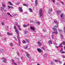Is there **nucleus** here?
Returning a JSON list of instances; mask_svg holds the SVG:
<instances>
[{
  "label": "nucleus",
  "mask_w": 65,
  "mask_h": 65,
  "mask_svg": "<svg viewBox=\"0 0 65 65\" xmlns=\"http://www.w3.org/2000/svg\"><path fill=\"white\" fill-rule=\"evenodd\" d=\"M54 23L56 24V23L57 24V26H54V28H56L57 27H58V24H59V22H58L57 21V20H55L54 21Z\"/></svg>",
  "instance_id": "nucleus-1"
},
{
  "label": "nucleus",
  "mask_w": 65,
  "mask_h": 65,
  "mask_svg": "<svg viewBox=\"0 0 65 65\" xmlns=\"http://www.w3.org/2000/svg\"><path fill=\"white\" fill-rule=\"evenodd\" d=\"M52 29L53 31H55L54 32V33L55 34L57 35L58 34V32H57V29H56V28H53Z\"/></svg>",
  "instance_id": "nucleus-2"
},
{
  "label": "nucleus",
  "mask_w": 65,
  "mask_h": 65,
  "mask_svg": "<svg viewBox=\"0 0 65 65\" xmlns=\"http://www.w3.org/2000/svg\"><path fill=\"white\" fill-rule=\"evenodd\" d=\"M40 16L41 17L43 16V12L42 10H40Z\"/></svg>",
  "instance_id": "nucleus-3"
},
{
  "label": "nucleus",
  "mask_w": 65,
  "mask_h": 65,
  "mask_svg": "<svg viewBox=\"0 0 65 65\" xmlns=\"http://www.w3.org/2000/svg\"><path fill=\"white\" fill-rule=\"evenodd\" d=\"M16 32L17 33V34H18L17 36V37L18 40H19V39H19L20 38L19 37V31H18L17 29H16Z\"/></svg>",
  "instance_id": "nucleus-4"
},
{
  "label": "nucleus",
  "mask_w": 65,
  "mask_h": 65,
  "mask_svg": "<svg viewBox=\"0 0 65 65\" xmlns=\"http://www.w3.org/2000/svg\"><path fill=\"white\" fill-rule=\"evenodd\" d=\"M2 60H3V62H4V63H6V59L5 58H4L3 57H2Z\"/></svg>",
  "instance_id": "nucleus-5"
},
{
  "label": "nucleus",
  "mask_w": 65,
  "mask_h": 65,
  "mask_svg": "<svg viewBox=\"0 0 65 65\" xmlns=\"http://www.w3.org/2000/svg\"><path fill=\"white\" fill-rule=\"evenodd\" d=\"M4 10V12H6L7 11V10L6 9H4L3 8L1 7V11H3Z\"/></svg>",
  "instance_id": "nucleus-6"
},
{
  "label": "nucleus",
  "mask_w": 65,
  "mask_h": 65,
  "mask_svg": "<svg viewBox=\"0 0 65 65\" xmlns=\"http://www.w3.org/2000/svg\"><path fill=\"white\" fill-rule=\"evenodd\" d=\"M27 57L28 58H29L30 59V58H31V57L30 56V54H28L27 52H26V55Z\"/></svg>",
  "instance_id": "nucleus-7"
},
{
  "label": "nucleus",
  "mask_w": 65,
  "mask_h": 65,
  "mask_svg": "<svg viewBox=\"0 0 65 65\" xmlns=\"http://www.w3.org/2000/svg\"><path fill=\"white\" fill-rule=\"evenodd\" d=\"M37 50L38 52L39 53H41V52L42 51L41 50V49H40V48H38L37 49Z\"/></svg>",
  "instance_id": "nucleus-8"
},
{
  "label": "nucleus",
  "mask_w": 65,
  "mask_h": 65,
  "mask_svg": "<svg viewBox=\"0 0 65 65\" xmlns=\"http://www.w3.org/2000/svg\"><path fill=\"white\" fill-rule=\"evenodd\" d=\"M37 43V44H38L39 45V46H42V43H40L39 41H38Z\"/></svg>",
  "instance_id": "nucleus-9"
},
{
  "label": "nucleus",
  "mask_w": 65,
  "mask_h": 65,
  "mask_svg": "<svg viewBox=\"0 0 65 65\" xmlns=\"http://www.w3.org/2000/svg\"><path fill=\"white\" fill-rule=\"evenodd\" d=\"M11 62H12V64H14V65H17V64L14 63V60H13V59H12L11 60Z\"/></svg>",
  "instance_id": "nucleus-10"
},
{
  "label": "nucleus",
  "mask_w": 65,
  "mask_h": 65,
  "mask_svg": "<svg viewBox=\"0 0 65 65\" xmlns=\"http://www.w3.org/2000/svg\"><path fill=\"white\" fill-rule=\"evenodd\" d=\"M7 34L8 36H9V35H11V36H12L13 35V34L12 33H10L9 32H8L7 33Z\"/></svg>",
  "instance_id": "nucleus-11"
},
{
  "label": "nucleus",
  "mask_w": 65,
  "mask_h": 65,
  "mask_svg": "<svg viewBox=\"0 0 65 65\" xmlns=\"http://www.w3.org/2000/svg\"><path fill=\"white\" fill-rule=\"evenodd\" d=\"M19 10L20 12H22V11H23L22 8L21 7H19Z\"/></svg>",
  "instance_id": "nucleus-12"
},
{
  "label": "nucleus",
  "mask_w": 65,
  "mask_h": 65,
  "mask_svg": "<svg viewBox=\"0 0 65 65\" xmlns=\"http://www.w3.org/2000/svg\"><path fill=\"white\" fill-rule=\"evenodd\" d=\"M53 11V10L52 9V8H51V10H50L48 9V13L49 14H50L51 12V11Z\"/></svg>",
  "instance_id": "nucleus-13"
},
{
  "label": "nucleus",
  "mask_w": 65,
  "mask_h": 65,
  "mask_svg": "<svg viewBox=\"0 0 65 65\" xmlns=\"http://www.w3.org/2000/svg\"><path fill=\"white\" fill-rule=\"evenodd\" d=\"M8 8H11V9H13L14 8L12 6H8Z\"/></svg>",
  "instance_id": "nucleus-14"
},
{
  "label": "nucleus",
  "mask_w": 65,
  "mask_h": 65,
  "mask_svg": "<svg viewBox=\"0 0 65 65\" xmlns=\"http://www.w3.org/2000/svg\"><path fill=\"white\" fill-rule=\"evenodd\" d=\"M29 24H28L27 25H23V27H24L25 28H26V27H28V26H29Z\"/></svg>",
  "instance_id": "nucleus-15"
},
{
  "label": "nucleus",
  "mask_w": 65,
  "mask_h": 65,
  "mask_svg": "<svg viewBox=\"0 0 65 65\" xmlns=\"http://www.w3.org/2000/svg\"><path fill=\"white\" fill-rule=\"evenodd\" d=\"M2 6L3 8H5V7H6V5H5V4H3V3H2Z\"/></svg>",
  "instance_id": "nucleus-16"
},
{
  "label": "nucleus",
  "mask_w": 65,
  "mask_h": 65,
  "mask_svg": "<svg viewBox=\"0 0 65 65\" xmlns=\"http://www.w3.org/2000/svg\"><path fill=\"white\" fill-rule=\"evenodd\" d=\"M7 14L8 15H10V17H12V16L10 14L9 12H7Z\"/></svg>",
  "instance_id": "nucleus-17"
},
{
  "label": "nucleus",
  "mask_w": 65,
  "mask_h": 65,
  "mask_svg": "<svg viewBox=\"0 0 65 65\" xmlns=\"http://www.w3.org/2000/svg\"><path fill=\"white\" fill-rule=\"evenodd\" d=\"M14 29H15V32H16V30H17V31H19L18 30V29H17V27H16V26H15V25L14 26Z\"/></svg>",
  "instance_id": "nucleus-18"
},
{
  "label": "nucleus",
  "mask_w": 65,
  "mask_h": 65,
  "mask_svg": "<svg viewBox=\"0 0 65 65\" xmlns=\"http://www.w3.org/2000/svg\"><path fill=\"white\" fill-rule=\"evenodd\" d=\"M48 43H49L50 44H52V41L50 40L48 41Z\"/></svg>",
  "instance_id": "nucleus-19"
},
{
  "label": "nucleus",
  "mask_w": 65,
  "mask_h": 65,
  "mask_svg": "<svg viewBox=\"0 0 65 65\" xmlns=\"http://www.w3.org/2000/svg\"><path fill=\"white\" fill-rule=\"evenodd\" d=\"M56 12L58 14H59L60 13H61V12L60 11H56Z\"/></svg>",
  "instance_id": "nucleus-20"
},
{
  "label": "nucleus",
  "mask_w": 65,
  "mask_h": 65,
  "mask_svg": "<svg viewBox=\"0 0 65 65\" xmlns=\"http://www.w3.org/2000/svg\"><path fill=\"white\" fill-rule=\"evenodd\" d=\"M2 15L3 17H5V16L6 15L5 14H4V13H2Z\"/></svg>",
  "instance_id": "nucleus-21"
},
{
  "label": "nucleus",
  "mask_w": 65,
  "mask_h": 65,
  "mask_svg": "<svg viewBox=\"0 0 65 65\" xmlns=\"http://www.w3.org/2000/svg\"><path fill=\"white\" fill-rule=\"evenodd\" d=\"M29 10L30 12H33V10H32V9L31 8H29Z\"/></svg>",
  "instance_id": "nucleus-22"
},
{
  "label": "nucleus",
  "mask_w": 65,
  "mask_h": 65,
  "mask_svg": "<svg viewBox=\"0 0 65 65\" xmlns=\"http://www.w3.org/2000/svg\"><path fill=\"white\" fill-rule=\"evenodd\" d=\"M8 3H9V5H11V6H12V4L11 3V2L8 1Z\"/></svg>",
  "instance_id": "nucleus-23"
},
{
  "label": "nucleus",
  "mask_w": 65,
  "mask_h": 65,
  "mask_svg": "<svg viewBox=\"0 0 65 65\" xmlns=\"http://www.w3.org/2000/svg\"><path fill=\"white\" fill-rule=\"evenodd\" d=\"M47 54L45 53L44 54V56L46 58L47 57Z\"/></svg>",
  "instance_id": "nucleus-24"
},
{
  "label": "nucleus",
  "mask_w": 65,
  "mask_h": 65,
  "mask_svg": "<svg viewBox=\"0 0 65 65\" xmlns=\"http://www.w3.org/2000/svg\"><path fill=\"white\" fill-rule=\"evenodd\" d=\"M38 0H36L35 1V6H36V5H37V1Z\"/></svg>",
  "instance_id": "nucleus-25"
},
{
  "label": "nucleus",
  "mask_w": 65,
  "mask_h": 65,
  "mask_svg": "<svg viewBox=\"0 0 65 65\" xmlns=\"http://www.w3.org/2000/svg\"><path fill=\"white\" fill-rule=\"evenodd\" d=\"M22 42L23 43V44H25L26 43V42L25 40H23L22 41Z\"/></svg>",
  "instance_id": "nucleus-26"
},
{
  "label": "nucleus",
  "mask_w": 65,
  "mask_h": 65,
  "mask_svg": "<svg viewBox=\"0 0 65 65\" xmlns=\"http://www.w3.org/2000/svg\"><path fill=\"white\" fill-rule=\"evenodd\" d=\"M62 43H61L60 45H59V46L61 47H63V46H62Z\"/></svg>",
  "instance_id": "nucleus-27"
},
{
  "label": "nucleus",
  "mask_w": 65,
  "mask_h": 65,
  "mask_svg": "<svg viewBox=\"0 0 65 65\" xmlns=\"http://www.w3.org/2000/svg\"><path fill=\"white\" fill-rule=\"evenodd\" d=\"M36 23L37 24H38V25H39L40 24V22H36Z\"/></svg>",
  "instance_id": "nucleus-28"
},
{
  "label": "nucleus",
  "mask_w": 65,
  "mask_h": 65,
  "mask_svg": "<svg viewBox=\"0 0 65 65\" xmlns=\"http://www.w3.org/2000/svg\"><path fill=\"white\" fill-rule=\"evenodd\" d=\"M28 46H29L28 45H27V46L24 47L25 49H27V48H28Z\"/></svg>",
  "instance_id": "nucleus-29"
},
{
  "label": "nucleus",
  "mask_w": 65,
  "mask_h": 65,
  "mask_svg": "<svg viewBox=\"0 0 65 65\" xmlns=\"http://www.w3.org/2000/svg\"><path fill=\"white\" fill-rule=\"evenodd\" d=\"M10 46H13V43H11L10 44Z\"/></svg>",
  "instance_id": "nucleus-30"
},
{
  "label": "nucleus",
  "mask_w": 65,
  "mask_h": 65,
  "mask_svg": "<svg viewBox=\"0 0 65 65\" xmlns=\"http://www.w3.org/2000/svg\"><path fill=\"white\" fill-rule=\"evenodd\" d=\"M57 62H59V63L60 64H61L62 63V61H60V60H57Z\"/></svg>",
  "instance_id": "nucleus-31"
},
{
  "label": "nucleus",
  "mask_w": 65,
  "mask_h": 65,
  "mask_svg": "<svg viewBox=\"0 0 65 65\" xmlns=\"http://www.w3.org/2000/svg\"><path fill=\"white\" fill-rule=\"evenodd\" d=\"M30 29H32V30H35V28H34L33 27H30Z\"/></svg>",
  "instance_id": "nucleus-32"
},
{
  "label": "nucleus",
  "mask_w": 65,
  "mask_h": 65,
  "mask_svg": "<svg viewBox=\"0 0 65 65\" xmlns=\"http://www.w3.org/2000/svg\"><path fill=\"white\" fill-rule=\"evenodd\" d=\"M43 32H45L46 31V30L45 29H43Z\"/></svg>",
  "instance_id": "nucleus-33"
},
{
  "label": "nucleus",
  "mask_w": 65,
  "mask_h": 65,
  "mask_svg": "<svg viewBox=\"0 0 65 65\" xmlns=\"http://www.w3.org/2000/svg\"><path fill=\"white\" fill-rule=\"evenodd\" d=\"M23 6H27V5L26 4H23Z\"/></svg>",
  "instance_id": "nucleus-34"
},
{
  "label": "nucleus",
  "mask_w": 65,
  "mask_h": 65,
  "mask_svg": "<svg viewBox=\"0 0 65 65\" xmlns=\"http://www.w3.org/2000/svg\"><path fill=\"white\" fill-rule=\"evenodd\" d=\"M18 41L19 42V45H20V43H21V41H20V40H18Z\"/></svg>",
  "instance_id": "nucleus-35"
},
{
  "label": "nucleus",
  "mask_w": 65,
  "mask_h": 65,
  "mask_svg": "<svg viewBox=\"0 0 65 65\" xmlns=\"http://www.w3.org/2000/svg\"><path fill=\"white\" fill-rule=\"evenodd\" d=\"M51 37H52V39H54V35H52L51 36Z\"/></svg>",
  "instance_id": "nucleus-36"
},
{
  "label": "nucleus",
  "mask_w": 65,
  "mask_h": 65,
  "mask_svg": "<svg viewBox=\"0 0 65 65\" xmlns=\"http://www.w3.org/2000/svg\"><path fill=\"white\" fill-rule=\"evenodd\" d=\"M26 41L27 43H29V40H26Z\"/></svg>",
  "instance_id": "nucleus-37"
},
{
  "label": "nucleus",
  "mask_w": 65,
  "mask_h": 65,
  "mask_svg": "<svg viewBox=\"0 0 65 65\" xmlns=\"http://www.w3.org/2000/svg\"><path fill=\"white\" fill-rule=\"evenodd\" d=\"M41 48L42 49H43V50L45 51V48H44L43 47H42Z\"/></svg>",
  "instance_id": "nucleus-38"
},
{
  "label": "nucleus",
  "mask_w": 65,
  "mask_h": 65,
  "mask_svg": "<svg viewBox=\"0 0 65 65\" xmlns=\"http://www.w3.org/2000/svg\"><path fill=\"white\" fill-rule=\"evenodd\" d=\"M62 57L63 58H65V56L64 55H62Z\"/></svg>",
  "instance_id": "nucleus-39"
},
{
  "label": "nucleus",
  "mask_w": 65,
  "mask_h": 65,
  "mask_svg": "<svg viewBox=\"0 0 65 65\" xmlns=\"http://www.w3.org/2000/svg\"><path fill=\"white\" fill-rule=\"evenodd\" d=\"M56 47V48H57L58 49V48H59V46H55Z\"/></svg>",
  "instance_id": "nucleus-40"
},
{
  "label": "nucleus",
  "mask_w": 65,
  "mask_h": 65,
  "mask_svg": "<svg viewBox=\"0 0 65 65\" xmlns=\"http://www.w3.org/2000/svg\"><path fill=\"white\" fill-rule=\"evenodd\" d=\"M62 44H63V45H65V42H63L62 43Z\"/></svg>",
  "instance_id": "nucleus-41"
},
{
  "label": "nucleus",
  "mask_w": 65,
  "mask_h": 65,
  "mask_svg": "<svg viewBox=\"0 0 65 65\" xmlns=\"http://www.w3.org/2000/svg\"><path fill=\"white\" fill-rule=\"evenodd\" d=\"M32 32H36V30H32Z\"/></svg>",
  "instance_id": "nucleus-42"
},
{
  "label": "nucleus",
  "mask_w": 65,
  "mask_h": 65,
  "mask_svg": "<svg viewBox=\"0 0 65 65\" xmlns=\"http://www.w3.org/2000/svg\"><path fill=\"white\" fill-rule=\"evenodd\" d=\"M54 45H57V44H56V42H54Z\"/></svg>",
  "instance_id": "nucleus-43"
},
{
  "label": "nucleus",
  "mask_w": 65,
  "mask_h": 65,
  "mask_svg": "<svg viewBox=\"0 0 65 65\" xmlns=\"http://www.w3.org/2000/svg\"><path fill=\"white\" fill-rule=\"evenodd\" d=\"M50 64H51V65H53V62H52V61H51Z\"/></svg>",
  "instance_id": "nucleus-44"
},
{
  "label": "nucleus",
  "mask_w": 65,
  "mask_h": 65,
  "mask_svg": "<svg viewBox=\"0 0 65 65\" xmlns=\"http://www.w3.org/2000/svg\"><path fill=\"white\" fill-rule=\"evenodd\" d=\"M4 23H3V22H2V25H4Z\"/></svg>",
  "instance_id": "nucleus-45"
},
{
  "label": "nucleus",
  "mask_w": 65,
  "mask_h": 65,
  "mask_svg": "<svg viewBox=\"0 0 65 65\" xmlns=\"http://www.w3.org/2000/svg\"><path fill=\"white\" fill-rule=\"evenodd\" d=\"M18 27L19 28L21 27V26H20V25H19L18 26Z\"/></svg>",
  "instance_id": "nucleus-46"
},
{
  "label": "nucleus",
  "mask_w": 65,
  "mask_h": 65,
  "mask_svg": "<svg viewBox=\"0 0 65 65\" xmlns=\"http://www.w3.org/2000/svg\"><path fill=\"white\" fill-rule=\"evenodd\" d=\"M60 36L61 37H63V35H62L61 34Z\"/></svg>",
  "instance_id": "nucleus-47"
},
{
  "label": "nucleus",
  "mask_w": 65,
  "mask_h": 65,
  "mask_svg": "<svg viewBox=\"0 0 65 65\" xmlns=\"http://www.w3.org/2000/svg\"><path fill=\"white\" fill-rule=\"evenodd\" d=\"M61 53H63L64 54H65V52H64L62 51V52H61Z\"/></svg>",
  "instance_id": "nucleus-48"
},
{
  "label": "nucleus",
  "mask_w": 65,
  "mask_h": 65,
  "mask_svg": "<svg viewBox=\"0 0 65 65\" xmlns=\"http://www.w3.org/2000/svg\"><path fill=\"white\" fill-rule=\"evenodd\" d=\"M17 54L18 56H19V55H20V53H17Z\"/></svg>",
  "instance_id": "nucleus-49"
},
{
  "label": "nucleus",
  "mask_w": 65,
  "mask_h": 65,
  "mask_svg": "<svg viewBox=\"0 0 65 65\" xmlns=\"http://www.w3.org/2000/svg\"><path fill=\"white\" fill-rule=\"evenodd\" d=\"M24 33L25 34H26L27 33V31H25Z\"/></svg>",
  "instance_id": "nucleus-50"
},
{
  "label": "nucleus",
  "mask_w": 65,
  "mask_h": 65,
  "mask_svg": "<svg viewBox=\"0 0 65 65\" xmlns=\"http://www.w3.org/2000/svg\"><path fill=\"white\" fill-rule=\"evenodd\" d=\"M32 22H33V21L32 20H31L30 21V23H32Z\"/></svg>",
  "instance_id": "nucleus-51"
},
{
  "label": "nucleus",
  "mask_w": 65,
  "mask_h": 65,
  "mask_svg": "<svg viewBox=\"0 0 65 65\" xmlns=\"http://www.w3.org/2000/svg\"><path fill=\"white\" fill-rule=\"evenodd\" d=\"M61 3H62V4H63H63H64V3H63V2H61Z\"/></svg>",
  "instance_id": "nucleus-52"
},
{
  "label": "nucleus",
  "mask_w": 65,
  "mask_h": 65,
  "mask_svg": "<svg viewBox=\"0 0 65 65\" xmlns=\"http://www.w3.org/2000/svg\"><path fill=\"white\" fill-rule=\"evenodd\" d=\"M23 58V57H21V59H22Z\"/></svg>",
  "instance_id": "nucleus-53"
},
{
  "label": "nucleus",
  "mask_w": 65,
  "mask_h": 65,
  "mask_svg": "<svg viewBox=\"0 0 65 65\" xmlns=\"http://www.w3.org/2000/svg\"><path fill=\"white\" fill-rule=\"evenodd\" d=\"M55 62H58V60H55Z\"/></svg>",
  "instance_id": "nucleus-54"
},
{
  "label": "nucleus",
  "mask_w": 65,
  "mask_h": 65,
  "mask_svg": "<svg viewBox=\"0 0 65 65\" xmlns=\"http://www.w3.org/2000/svg\"><path fill=\"white\" fill-rule=\"evenodd\" d=\"M63 52L62 51H60V52L61 53H62V52Z\"/></svg>",
  "instance_id": "nucleus-55"
},
{
  "label": "nucleus",
  "mask_w": 65,
  "mask_h": 65,
  "mask_svg": "<svg viewBox=\"0 0 65 65\" xmlns=\"http://www.w3.org/2000/svg\"><path fill=\"white\" fill-rule=\"evenodd\" d=\"M25 14H27V12H25Z\"/></svg>",
  "instance_id": "nucleus-56"
},
{
  "label": "nucleus",
  "mask_w": 65,
  "mask_h": 65,
  "mask_svg": "<svg viewBox=\"0 0 65 65\" xmlns=\"http://www.w3.org/2000/svg\"><path fill=\"white\" fill-rule=\"evenodd\" d=\"M61 51H63V49L61 48Z\"/></svg>",
  "instance_id": "nucleus-57"
},
{
  "label": "nucleus",
  "mask_w": 65,
  "mask_h": 65,
  "mask_svg": "<svg viewBox=\"0 0 65 65\" xmlns=\"http://www.w3.org/2000/svg\"><path fill=\"white\" fill-rule=\"evenodd\" d=\"M19 29L20 30H21V29L20 28H19Z\"/></svg>",
  "instance_id": "nucleus-58"
},
{
  "label": "nucleus",
  "mask_w": 65,
  "mask_h": 65,
  "mask_svg": "<svg viewBox=\"0 0 65 65\" xmlns=\"http://www.w3.org/2000/svg\"><path fill=\"white\" fill-rule=\"evenodd\" d=\"M15 40H16V41H17V39H16V38L15 39Z\"/></svg>",
  "instance_id": "nucleus-59"
},
{
  "label": "nucleus",
  "mask_w": 65,
  "mask_h": 65,
  "mask_svg": "<svg viewBox=\"0 0 65 65\" xmlns=\"http://www.w3.org/2000/svg\"><path fill=\"white\" fill-rule=\"evenodd\" d=\"M15 25H18V23H16V24H15Z\"/></svg>",
  "instance_id": "nucleus-60"
},
{
  "label": "nucleus",
  "mask_w": 65,
  "mask_h": 65,
  "mask_svg": "<svg viewBox=\"0 0 65 65\" xmlns=\"http://www.w3.org/2000/svg\"><path fill=\"white\" fill-rule=\"evenodd\" d=\"M37 65H40V64L39 63H38L37 64Z\"/></svg>",
  "instance_id": "nucleus-61"
},
{
  "label": "nucleus",
  "mask_w": 65,
  "mask_h": 65,
  "mask_svg": "<svg viewBox=\"0 0 65 65\" xmlns=\"http://www.w3.org/2000/svg\"><path fill=\"white\" fill-rule=\"evenodd\" d=\"M60 17H63V16L62 15H61Z\"/></svg>",
  "instance_id": "nucleus-62"
},
{
  "label": "nucleus",
  "mask_w": 65,
  "mask_h": 65,
  "mask_svg": "<svg viewBox=\"0 0 65 65\" xmlns=\"http://www.w3.org/2000/svg\"><path fill=\"white\" fill-rule=\"evenodd\" d=\"M17 4L19 5V4H20V3H19V4Z\"/></svg>",
  "instance_id": "nucleus-63"
},
{
  "label": "nucleus",
  "mask_w": 65,
  "mask_h": 65,
  "mask_svg": "<svg viewBox=\"0 0 65 65\" xmlns=\"http://www.w3.org/2000/svg\"><path fill=\"white\" fill-rule=\"evenodd\" d=\"M12 50H13V49H14V48H12Z\"/></svg>",
  "instance_id": "nucleus-64"
}]
</instances>
